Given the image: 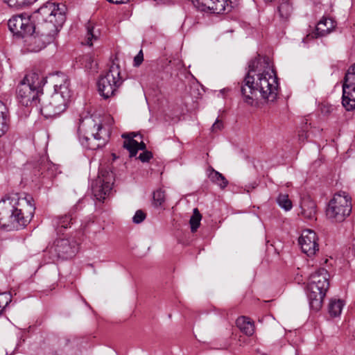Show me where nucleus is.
Returning <instances> with one entry per match:
<instances>
[{
	"label": "nucleus",
	"instance_id": "27",
	"mask_svg": "<svg viewBox=\"0 0 355 355\" xmlns=\"http://www.w3.org/2000/svg\"><path fill=\"white\" fill-rule=\"evenodd\" d=\"M202 215L197 208H195L193 211V215L189 220L191 232H196L200 225Z\"/></svg>",
	"mask_w": 355,
	"mask_h": 355
},
{
	"label": "nucleus",
	"instance_id": "21",
	"mask_svg": "<svg viewBox=\"0 0 355 355\" xmlns=\"http://www.w3.org/2000/svg\"><path fill=\"white\" fill-rule=\"evenodd\" d=\"M344 302L341 300L331 299L328 306V312L331 317L336 318L340 316L344 306Z\"/></svg>",
	"mask_w": 355,
	"mask_h": 355
},
{
	"label": "nucleus",
	"instance_id": "39",
	"mask_svg": "<svg viewBox=\"0 0 355 355\" xmlns=\"http://www.w3.org/2000/svg\"><path fill=\"white\" fill-rule=\"evenodd\" d=\"M137 148H138L139 150H145L146 149V144L141 141L140 143L138 142V146H137Z\"/></svg>",
	"mask_w": 355,
	"mask_h": 355
},
{
	"label": "nucleus",
	"instance_id": "17",
	"mask_svg": "<svg viewBox=\"0 0 355 355\" xmlns=\"http://www.w3.org/2000/svg\"><path fill=\"white\" fill-rule=\"evenodd\" d=\"M326 293L319 291L309 289L307 287V297L309 302V306L311 310L317 312L320 310L322 306L323 299Z\"/></svg>",
	"mask_w": 355,
	"mask_h": 355
},
{
	"label": "nucleus",
	"instance_id": "15",
	"mask_svg": "<svg viewBox=\"0 0 355 355\" xmlns=\"http://www.w3.org/2000/svg\"><path fill=\"white\" fill-rule=\"evenodd\" d=\"M328 277V272L324 268L315 271L310 276V282L308 285L309 289L319 291L326 293L329 286Z\"/></svg>",
	"mask_w": 355,
	"mask_h": 355
},
{
	"label": "nucleus",
	"instance_id": "11",
	"mask_svg": "<svg viewBox=\"0 0 355 355\" xmlns=\"http://www.w3.org/2000/svg\"><path fill=\"white\" fill-rule=\"evenodd\" d=\"M8 26L13 35L18 38H25L31 35L37 27L30 15L26 13L12 16L8 21Z\"/></svg>",
	"mask_w": 355,
	"mask_h": 355
},
{
	"label": "nucleus",
	"instance_id": "40",
	"mask_svg": "<svg viewBox=\"0 0 355 355\" xmlns=\"http://www.w3.org/2000/svg\"><path fill=\"white\" fill-rule=\"evenodd\" d=\"M157 4L167 3L171 0H154Z\"/></svg>",
	"mask_w": 355,
	"mask_h": 355
},
{
	"label": "nucleus",
	"instance_id": "25",
	"mask_svg": "<svg viewBox=\"0 0 355 355\" xmlns=\"http://www.w3.org/2000/svg\"><path fill=\"white\" fill-rule=\"evenodd\" d=\"M301 209V214L304 218L311 220L315 217V205L313 202H310L309 205L303 204Z\"/></svg>",
	"mask_w": 355,
	"mask_h": 355
},
{
	"label": "nucleus",
	"instance_id": "12",
	"mask_svg": "<svg viewBox=\"0 0 355 355\" xmlns=\"http://www.w3.org/2000/svg\"><path fill=\"white\" fill-rule=\"evenodd\" d=\"M342 105L347 111L355 109V64L349 67L344 77Z\"/></svg>",
	"mask_w": 355,
	"mask_h": 355
},
{
	"label": "nucleus",
	"instance_id": "7",
	"mask_svg": "<svg viewBox=\"0 0 355 355\" xmlns=\"http://www.w3.org/2000/svg\"><path fill=\"white\" fill-rule=\"evenodd\" d=\"M352 211L351 198L347 195L336 194L326 209L327 217L333 223L345 220Z\"/></svg>",
	"mask_w": 355,
	"mask_h": 355
},
{
	"label": "nucleus",
	"instance_id": "2",
	"mask_svg": "<svg viewBox=\"0 0 355 355\" xmlns=\"http://www.w3.org/2000/svg\"><path fill=\"white\" fill-rule=\"evenodd\" d=\"M66 7L48 1L34 12L36 30L26 37L31 51H39L52 42L66 21Z\"/></svg>",
	"mask_w": 355,
	"mask_h": 355
},
{
	"label": "nucleus",
	"instance_id": "28",
	"mask_svg": "<svg viewBox=\"0 0 355 355\" xmlns=\"http://www.w3.org/2000/svg\"><path fill=\"white\" fill-rule=\"evenodd\" d=\"M277 202L279 206L285 211L291 210L293 206L292 202L288 198V196L287 194L280 193L277 198Z\"/></svg>",
	"mask_w": 355,
	"mask_h": 355
},
{
	"label": "nucleus",
	"instance_id": "13",
	"mask_svg": "<svg viewBox=\"0 0 355 355\" xmlns=\"http://www.w3.org/2000/svg\"><path fill=\"white\" fill-rule=\"evenodd\" d=\"M318 237L311 230H305L299 238L298 242L302 251L308 257L316 254L319 251Z\"/></svg>",
	"mask_w": 355,
	"mask_h": 355
},
{
	"label": "nucleus",
	"instance_id": "10",
	"mask_svg": "<svg viewBox=\"0 0 355 355\" xmlns=\"http://www.w3.org/2000/svg\"><path fill=\"white\" fill-rule=\"evenodd\" d=\"M114 182V175L107 169L100 171L96 179L92 182V191L94 196L98 201H103L110 196Z\"/></svg>",
	"mask_w": 355,
	"mask_h": 355
},
{
	"label": "nucleus",
	"instance_id": "31",
	"mask_svg": "<svg viewBox=\"0 0 355 355\" xmlns=\"http://www.w3.org/2000/svg\"><path fill=\"white\" fill-rule=\"evenodd\" d=\"M92 40H97V36L94 33V28L91 25L87 26V35L85 44L92 46Z\"/></svg>",
	"mask_w": 355,
	"mask_h": 355
},
{
	"label": "nucleus",
	"instance_id": "33",
	"mask_svg": "<svg viewBox=\"0 0 355 355\" xmlns=\"http://www.w3.org/2000/svg\"><path fill=\"white\" fill-rule=\"evenodd\" d=\"M10 7L20 8L24 7L21 0H3Z\"/></svg>",
	"mask_w": 355,
	"mask_h": 355
},
{
	"label": "nucleus",
	"instance_id": "8",
	"mask_svg": "<svg viewBox=\"0 0 355 355\" xmlns=\"http://www.w3.org/2000/svg\"><path fill=\"white\" fill-rule=\"evenodd\" d=\"M69 98L58 93L51 96L43 95L37 110L46 119L58 116L67 109Z\"/></svg>",
	"mask_w": 355,
	"mask_h": 355
},
{
	"label": "nucleus",
	"instance_id": "3",
	"mask_svg": "<svg viewBox=\"0 0 355 355\" xmlns=\"http://www.w3.org/2000/svg\"><path fill=\"white\" fill-rule=\"evenodd\" d=\"M32 198H20L17 193L0 200V228L10 232L24 229L32 220L35 207Z\"/></svg>",
	"mask_w": 355,
	"mask_h": 355
},
{
	"label": "nucleus",
	"instance_id": "5",
	"mask_svg": "<svg viewBox=\"0 0 355 355\" xmlns=\"http://www.w3.org/2000/svg\"><path fill=\"white\" fill-rule=\"evenodd\" d=\"M78 135L81 145L92 150L103 148L109 138L108 131L92 117L79 120Z\"/></svg>",
	"mask_w": 355,
	"mask_h": 355
},
{
	"label": "nucleus",
	"instance_id": "9",
	"mask_svg": "<svg viewBox=\"0 0 355 355\" xmlns=\"http://www.w3.org/2000/svg\"><path fill=\"white\" fill-rule=\"evenodd\" d=\"M78 243L73 239H58L47 248L46 252L52 261L68 259L75 256L78 250Z\"/></svg>",
	"mask_w": 355,
	"mask_h": 355
},
{
	"label": "nucleus",
	"instance_id": "32",
	"mask_svg": "<svg viewBox=\"0 0 355 355\" xmlns=\"http://www.w3.org/2000/svg\"><path fill=\"white\" fill-rule=\"evenodd\" d=\"M146 216V214L142 210L139 209L135 212L132 221L134 223L139 224L144 220Z\"/></svg>",
	"mask_w": 355,
	"mask_h": 355
},
{
	"label": "nucleus",
	"instance_id": "24",
	"mask_svg": "<svg viewBox=\"0 0 355 355\" xmlns=\"http://www.w3.org/2000/svg\"><path fill=\"white\" fill-rule=\"evenodd\" d=\"M292 10L293 7L288 0H283L278 7L279 17L283 19H287L291 16Z\"/></svg>",
	"mask_w": 355,
	"mask_h": 355
},
{
	"label": "nucleus",
	"instance_id": "38",
	"mask_svg": "<svg viewBox=\"0 0 355 355\" xmlns=\"http://www.w3.org/2000/svg\"><path fill=\"white\" fill-rule=\"evenodd\" d=\"M24 6H29L33 3L35 2L37 0H21Z\"/></svg>",
	"mask_w": 355,
	"mask_h": 355
},
{
	"label": "nucleus",
	"instance_id": "35",
	"mask_svg": "<svg viewBox=\"0 0 355 355\" xmlns=\"http://www.w3.org/2000/svg\"><path fill=\"white\" fill-rule=\"evenodd\" d=\"M144 60V54L142 50H140L137 55L134 58V64L135 67H139Z\"/></svg>",
	"mask_w": 355,
	"mask_h": 355
},
{
	"label": "nucleus",
	"instance_id": "41",
	"mask_svg": "<svg viewBox=\"0 0 355 355\" xmlns=\"http://www.w3.org/2000/svg\"><path fill=\"white\" fill-rule=\"evenodd\" d=\"M300 140H304L305 138L307 137L306 133L302 132L299 135Z\"/></svg>",
	"mask_w": 355,
	"mask_h": 355
},
{
	"label": "nucleus",
	"instance_id": "29",
	"mask_svg": "<svg viewBox=\"0 0 355 355\" xmlns=\"http://www.w3.org/2000/svg\"><path fill=\"white\" fill-rule=\"evenodd\" d=\"M153 198L155 206H160L165 201V191L161 189H157L153 192Z\"/></svg>",
	"mask_w": 355,
	"mask_h": 355
},
{
	"label": "nucleus",
	"instance_id": "42",
	"mask_svg": "<svg viewBox=\"0 0 355 355\" xmlns=\"http://www.w3.org/2000/svg\"><path fill=\"white\" fill-rule=\"evenodd\" d=\"M311 82L312 85H314V80L311 79Z\"/></svg>",
	"mask_w": 355,
	"mask_h": 355
},
{
	"label": "nucleus",
	"instance_id": "23",
	"mask_svg": "<svg viewBox=\"0 0 355 355\" xmlns=\"http://www.w3.org/2000/svg\"><path fill=\"white\" fill-rule=\"evenodd\" d=\"M209 178L213 183L216 184L220 189H225L228 184V181L224 175L214 168L211 169V171L209 173Z\"/></svg>",
	"mask_w": 355,
	"mask_h": 355
},
{
	"label": "nucleus",
	"instance_id": "30",
	"mask_svg": "<svg viewBox=\"0 0 355 355\" xmlns=\"http://www.w3.org/2000/svg\"><path fill=\"white\" fill-rule=\"evenodd\" d=\"M211 0H191L193 5L198 9L205 10L210 7Z\"/></svg>",
	"mask_w": 355,
	"mask_h": 355
},
{
	"label": "nucleus",
	"instance_id": "14",
	"mask_svg": "<svg viewBox=\"0 0 355 355\" xmlns=\"http://www.w3.org/2000/svg\"><path fill=\"white\" fill-rule=\"evenodd\" d=\"M76 210L77 205H75L67 214L52 218L51 223L57 234H62L65 230L71 227L76 219Z\"/></svg>",
	"mask_w": 355,
	"mask_h": 355
},
{
	"label": "nucleus",
	"instance_id": "22",
	"mask_svg": "<svg viewBox=\"0 0 355 355\" xmlns=\"http://www.w3.org/2000/svg\"><path fill=\"white\" fill-rule=\"evenodd\" d=\"M122 137L125 139L123 141V146L127 149L130 153V157H132L136 156L138 152V141L134 139L133 137H129L125 134L122 135Z\"/></svg>",
	"mask_w": 355,
	"mask_h": 355
},
{
	"label": "nucleus",
	"instance_id": "34",
	"mask_svg": "<svg viewBox=\"0 0 355 355\" xmlns=\"http://www.w3.org/2000/svg\"><path fill=\"white\" fill-rule=\"evenodd\" d=\"M153 157V154L151 152L148 150H145L143 153H140L139 156V159L142 162H148Z\"/></svg>",
	"mask_w": 355,
	"mask_h": 355
},
{
	"label": "nucleus",
	"instance_id": "26",
	"mask_svg": "<svg viewBox=\"0 0 355 355\" xmlns=\"http://www.w3.org/2000/svg\"><path fill=\"white\" fill-rule=\"evenodd\" d=\"M226 6H228L227 0H211L209 10L214 13H221L226 10Z\"/></svg>",
	"mask_w": 355,
	"mask_h": 355
},
{
	"label": "nucleus",
	"instance_id": "18",
	"mask_svg": "<svg viewBox=\"0 0 355 355\" xmlns=\"http://www.w3.org/2000/svg\"><path fill=\"white\" fill-rule=\"evenodd\" d=\"M336 26V22L331 18L323 17L315 28L317 36L323 37L330 33Z\"/></svg>",
	"mask_w": 355,
	"mask_h": 355
},
{
	"label": "nucleus",
	"instance_id": "36",
	"mask_svg": "<svg viewBox=\"0 0 355 355\" xmlns=\"http://www.w3.org/2000/svg\"><path fill=\"white\" fill-rule=\"evenodd\" d=\"M223 128V124L221 120L219 119H216L215 123L211 126V130L213 132H216L218 130H222Z\"/></svg>",
	"mask_w": 355,
	"mask_h": 355
},
{
	"label": "nucleus",
	"instance_id": "19",
	"mask_svg": "<svg viewBox=\"0 0 355 355\" xmlns=\"http://www.w3.org/2000/svg\"><path fill=\"white\" fill-rule=\"evenodd\" d=\"M236 326L247 336H252L254 333V324L245 316L237 318L236 321Z\"/></svg>",
	"mask_w": 355,
	"mask_h": 355
},
{
	"label": "nucleus",
	"instance_id": "6",
	"mask_svg": "<svg viewBox=\"0 0 355 355\" xmlns=\"http://www.w3.org/2000/svg\"><path fill=\"white\" fill-rule=\"evenodd\" d=\"M120 74L119 66L112 63L105 74L99 78L97 83L98 91L105 99L114 95L117 89L122 85L123 79Z\"/></svg>",
	"mask_w": 355,
	"mask_h": 355
},
{
	"label": "nucleus",
	"instance_id": "1",
	"mask_svg": "<svg viewBox=\"0 0 355 355\" xmlns=\"http://www.w3.org/2000/svg\"><path fill=\"white\" fill-rule=\"evenodd\" d=\"M277 73L268 57L259 55L251 60L244 84L241 86L244 102L252 106L261 100L273 102L277 96Z\"/></svg>",
	"mask_w": 355,
	"mask_h": 355
},
{
	"label": "nucleus",
	"instance_id": "16",
	"mask_svg": "<svg viewBox=\"0 0 355 355\" xmlns=\"http://www.w3.org/2000/svg\"><path fill=\"white\" fill-rule=\"evenodd\" d=\"M54 92L65 97H71L69 80L67 76L62 72H57L52 76Z\"/></svg>",
	"mask_w": 355,
	"mask_h": 355
},
{
	"label": "nucleus",
	"instance_id": "4",
	"mask_svg": "<svg viewBox=\"0 0 355 355\" xmlns=\"http://www.w3.org/2000/svg\"><path fill=\"white\" fill-rule=\"evenodd\" d=\"M46 77L35 71L26 74L16 89L17 98L19 103L26 106L38 108L43 97L42 87L45 85Z\"/></svg>",
	"mask_w": 355,
	"mask_h": 355
},
{
	"label": "nucleus",
	"instance_id": "20",
	"mask_svg": "<svg viewBox=\"0 0 355 355\" xmlns=\"http://www.w3.org/2000/svg\"><path fill=\"white\" fill-rule=\"evenodd\" d=\"M8 116L6 105L0 101V137L8 130Z\"/></svg>",
	"mask_w": 355,
	"mask_h": 355
},
{
	"label": "nucleus",
	"instance_id": "37",
	"mask_svg": "<svg viewBox=\"0 0 355 355\" xmlns=\"http://www.w3.org/2000/svg\"><path fill=\"white\" fill-rule=\"evenodd\" d=\"M107 1L115 3V4H122L127 3L129 0H107Z\"/></svg>",
	"mask_w": 355,
	"mask_h": 355
}]
</instances>
